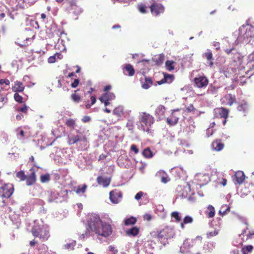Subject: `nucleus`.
<instances>
[{
	"mask_svg": "<svg viewBox=\"0 0 254 254\" xmlns=\"http://www.w3.org/2000/svg\"><path fill=\"white\" fill-rule=\"evenodd\" d=\"M87 222L88 227L85 233L82 234L80 236L81 239L91 236L92 232H94L98 236L107 238L110 236L113 232L111 224L106 222H103L97 214L93 213L89 215Z\"/></svg>",
	"mask_w": 254,
	"mask_h": 254,
	"instance_id": "nucleus-1",
	"label": "nucleus"
},
{
	"mask_svg": "<svg viewBox=\"0 0 254 254\" xmlns=\"http://www.w3.org/2000/svg\"><path fill=\"white\" fill-rule=\"evenodd\" d=\"M254 22L252 24L243 25L239 28L235 36L238 37L234 44L236 45L240 43H249L254 36Z\"/></svg>",
	"mask_w": 254,
	"mask_h": 254,
	"instance_id": "nucleus-2",
	"label": "nucleus"
},
{
	"mask_svg": "<svg viewBox=\"0 0 254 254\" xmlns=\"http://www.w3.org/2000/svg\"><path fill=\"white\" fill-rule=\"evenodd\" d=\"M32 233L33 236L39 238L43 242L47 241L50 237L48 225L44 224L41 221L40 222L35 221V225L32 229Z\"/></svg>",
	"mask_w": 254,
	"mask_h": 254,
	"instance_id": "nucleus-3",
	"label": "nucleus"
},
{
	"mask_svg": "<svg viewBox=\"0 0 254 254\" xmlns=\"http://www.w3.org/2000/svg\"><path fill=\"white\" fill-rule=\"evenodd\" d=\"M68 190L63 189L60 192L57 190H51L47 192L48 195L49 202H62L67 198V193Z\"/></svg>",
	"mask_w": 254,
	"mask_h": 254,
	"instance_id": "nucleus-4",
	"label": "nucleus"
},
{
	"mask_svg": "<svg viewBox=\"0 0 254 254\" xmlns=\"http://www.w3.org/2000/svg\"><path fill=\"white\" fill-rule=\"evenodd\" d=\"M154 119L152 116L146 113H141L140 114L139 122L141 124L140 129L144 131L149 132V128L154 123Z\"/></svg>",
	"mask_w": 254,
	"mask_h": 254,
	"instance_id": "nucleus-5",
	"label": "nucleus"
},
{
	"mask_svg": "<svg viewBox=\"0 0 254 254\" xmlns=\"http://www.w3.org/2000/svg\"><path fill=\"white\" fill-rule=\"evenodd\" d=\"M175 235L174 230L169 227H165L158 233L157 238L163 246L168 244V240L173 238Z\"/></svg>",
	"mask_w": 254,
	"mask_h": 254,
	"instance_id": "nucleus-6",
	"label": "nucleus"
},
{
	"mask_svg": "<svg viewBox=\"0 0 254 254\" xmlns=\"http://www.w3.org/2000/svg\"><path fill=\"white\" fill-rule=\"evenodd\" d=\"M68 143L70 145L78 144L80 149H84L83 147L87 145V140L86 137L80 132H77L76 134H70L68 136Z\"/></svg>",
	"mask_w": 254,
	"mask_h": 254,
	"instance_id": "nucleus-7",
	"label": "nucleus"
},
{
	"mask_svg": "<svg viewBox=\"0 0 254 254\" xmlns=\"http://www.w3.org/2000/svg\"><path fill=\"white\" fill-rule=\"evenodd\" d=\"M13 187L11 184H5L0 188V194L5 198L9 197L13 192Z\"/></svg>",
	"mask_w": 254,
	"mask_h": 254,
	"instance_id": "nucleus-8",
	"label": "nucleus"
},
{
	"mask_svg": "<svg viewBox=\"0 0 254 254\" xmlns=\"http://www.w3.org/2000/svg\"><path fill=\"white\" fill-rule=\"evenodd\" d=\"M68 3L69 6L67 8V10L69 13H72L76 15L82 12L81 8L76 4L74 0L70 1Z\"/></svg>",
	"mask_w": 254,
	"mask_h": 254,
	"instance_id": "nucleus-9",
	"label": "nucleus"
},
{
	"mask_svg": "<svg viewBox=\"0 0 254 254\" xmlns=\"http://www.w3.org/2000/svg\"><path fill=\"white\" fill-rule=\"evenodd\" d=\"M151 11L152 14L158 15L164 11V7L162 4L158 3H153L150 6Z\"/></svg>",
	"mask_w": 254,
	"mask_h": 254,
	"instance_id": "nucleus-10",
	"label": "nucleus"
},
{
	"mask_svg": "<svg viewBox=\"0 0 254 254\" xmlns=\"http://www.w3.org/2000/svg\"><path fill=\"white\" fill-rule=\"evenodd\" d=\"M247 67L249 69H250L251 71H254L250 74L249 75L248 72H250L249 69H248L247 71H246V74L247 76L250 77L251 75L254 74V52L250 54L248 57V62L247 64Z\"/></svg>",
	"mask_w": 254,
	"mask_h": 254,
	"instance_id": "nucleus-11",
	"label": "nucleus"
},
{
	"mask_svg": "<svg viewBox=\"0 0 254 254\" xmlns=\"http://www.w3.org/2000/svg\"><path fill=\"white\" fill-rule=\"evenodd\" d=\"M194 84L198 88L206 87L208 83V79L204 76L195 77L194 79Z\"/></svg>",
	"mask_w": 254,
	"mask_h": 254,
	"instance_id": "nucleus-12",
	"label": "nucleus"
},
{
	"mask_svg": "<svg viewBox=\"0 0 254 254\" xmlns=\"http://www.w3.org/2000/svg\"><path fill=\"white\" fill-rule=\"evenodd\" d=\"M214 115L215 118H227L228 116V110L224 108L214 109Z\"/></svg>",
	"mask_w": 254,
	"mask_h": 254,
	"instance_id": "nucleus-13",
	"label": "nucleus"
},
{
	"mask_svg": "<svg viewBox=\"0 0 254 254\" xmlns=\"http://www.w3.org/2000/svg\"><path fill=\"white\" fill-rule=\"evenodd\" d=\"M195 179L199 183L200 185H205L210 181V178L207 174H199L195 176Z\"/></svg>",
	"mask_w": 254,
	"mask_h": 254,
	"instance_id": "nucleus-14",
	"label": "nucleus"
},
{
	"mask_svg": "<svg viewBox=\"0 0 254 254\" xmlns=\"http://www.w3.org/2000/svg\"><path fill=\"white\" fill-rule=\"evenodd\" d=\"M122 194L120 192L112 190L110 192V199L113 203L117 204L119 203Z\"/></svg>",
	"mask_w": 254,
	"mask_h": 254,
	"instance_id": "nucleus-15",
	"label": "nucleus"
},
{
	"mask_svg": "<svg viewBox=\"0 0 254 254\" xmlns=\"http://www.w3.org/2000/svg\"><path fill=\"white\" fill-rule=\"evenodd\" d=\"M165 110V107L162 105H159L156 109L155 115L159 120H161L164 118Z\"/></svg>",
	"mask_w": 254,
	"mask_h": 254,
	"instance_id": "nucleus-16",
	"label": "nucleus"
},
{
	"mask_svg": "<svg viewBox=\"0 0 254 254\" xmlns=\"http://www.w3.org/2000/svg\"><path fill=\"white\" fill-rule=\"evenodd\" d=\"M97 182L99 185L107 187L110 185L111 179L107 177L99 176L97 178Z\"/></svg>",
	"mask_w": 254,
	"mask_h": 254,
	"instance_id": "nucleus-17",
	"label": "nucleus"
},
{
	"mask_svg": "<svg viewBox=\"0 0 254 254\" xmlns=\"http://www.w3.org/2000/svg\"><path fill=\"white\" fill-rule=\"evenodd\" d=\"M177 110H174L170 118H168L166 120L167 123L170 126H174L176 125L179 120V117L175 114V112Z\"/></svg>",
	"mask_w": 254,
	"mask_h": 254,
	"instance_id": "nucleus-18",
	"label": "nucleus"
},
{
	"mask_svg": "<svg viewBox=\"0 0 254 254\" xmlns=\"http://www.w3.org/2000/svg\"><path fill=\"white\" fill-rule=\"evenodd\" d=\"M174 79V76L173 74H169L167 73L164 74V78L160 81H158V84L161 85L165 83H171Z\"/></svg>",
	"mask_w": 254,
	"mask_h": 254,
	"instance_id": "nucleus-19",
	"label": "nucleus"
},
{
	"mask_svg": "<svg viewBox=\"0 0 254 254\" xmlns=\"http://www.w3.org/2000/svg\"><path fill=\"white\" fill-rule=\"evenodd\" d=\"M235 184H241L243 183L245 180V176L243 172L239 171L236 173L235 175Z\"/></svg>",
	"mask_w": 254,
	"mask_h": 254,
	"instance_id": "nucleus-20",
	"label": "nucleus"
},
{
	"mask_svg": "<svg viewBox=\"0 0 254 254\" xmlns=\"http://www.w3.org/2000/svg\"><path fill=\"white\" fill-rule=\"evenodd\" d=\"M123 72L125 75H128L130 76H133L134 74V69L133 66L130 64H127L123 67Z\"/></svg>",
	"mask_w": 254,
	"mask_h": 254,
	"instance_id": "nucleus-21",
	"label": "nucleus"
},
{
	"mask_svg": "<svg viewBox=\"0 0 254 254\" xmlns=\"http://www.w3.org/2000/svg\"><path fill=\"white\" fill-rule=\"evenodd\" d=\"M26 185L27 186H31L34 184L36 182V175L34 171H32L29 175L26 177Z\"/></svg>",
	"mask_w": 254,
	"mask_h": 254,
	"instance_id": "nucleus-22",
	"label": "nucleus"
},
{
	"mask_svg": "<svg viewBox=\"0 0 254 254\" xmlns=\"http://www.w3.org/2000/svg\"><path fill=\"white\" fill-rule=\"evenodd\" d=\"M139 229L137 227H133L126 231V234L129 237H135L139 233Z\"/></svg>",
	"mask_w": 254,
	"mask_h": 254,
	"instance_id": "nucleus-23",
	"label": "nucleus"
},
{
	"mask_svg": "<svg viewBox=\"0 0 254 254\" xmlns=\"http://www.w3.org/2000/svg\"><path fill=\"white\" fill-rule=\"evenodd\" d=\"M191 247L192 245L190 244V240L189 239H186L184 241L183 246H182L180 248V251L181 253H184Z\"/></svg>",
	"mask_w": 254,
	"mask_h": 254,
	"instance_id": "nucleus-24",
	"label": "nucleus"
},
{
	"mask_svg": "<svg viewBox=\"0 0 254 254\" xmlns=\"http://www.w3.org/2000/svg\"><path fill=\"white\" fill-rule=\"evenodd\" d=\"M211 146L213 150L219 151L223 148L224 144L221 143L220 141L216 140L212 142Z\"/></svg>",
	"mask_w": 254,
	"mask_h": 254,
	"instance_id": "nucleus-25",
	"label": "nucleus"
},
{
	"mask_svg": "<svg viewBox=\"0 0 254 254\" xmlns=\"http://www.w3.org/2000/svg\"><path fill=\"white\" fill-rule=\"evenodd\" d=\"M248 105L245 101H242L239 104L237 109L239 111L243 112L244 113L247 112L248 110Z\"/></svg>",
	"mask_w": 254,
	"mask_h": 254,
	"instance_id": "nucleus-26",
	"label": "nucleus"
},
{
	"mask_svg": "<svg viewBox=\"0 0 254 254\" xmlns=\"http://www.w3.org/2000/svg\"><path fill=\"white\" fill-rule=\"evenodd\" d=\"M152 85V81L151 78L145 77L144 82L142 83V87L143 89H148Z\"/></svg>",
	"mask_w": 254,
	"mask_h": 254,
	"instance_id": "nucleus-27",
	"label": "nucleus"
},
{
	"mask_svg": "<svg viewBox=\"0 0 254 254\" xmlns=\"http://www.w3.org/2000/svg\"><path fill=\"white\" fill-rule=\"evenodd\" d=\"M24 86L23 85V83L19 82L16 81L15 83V85L13 87V91L14 92H22L24 90Z\"/></svg>",
	"mask_w": 254,
	"mask_h": 254,
	"instance_id": "nucleus-28",
	"label": "nucleus"
},
{
	"mask_svg": "<svg viewBox=\"0 0 254 254\" xmlns=\"http://www.w3.org/2000/svg\"><path fill=\"white\" fill-rule=\"evenodd\" d=\"M206 213L208 218L213 217L215 214L214 207L211 205H209L207 206Z\"/></svg>",
	"mask_w": 254,
	"mask_h": 254,
	"instance_id": "nucleus-29",
	"label": "nucleus"
},
{
	"mask_svg": "<svg viewBox=\"0 0 254 254\" xmlns=\"http://www.w3.org/2000/svg\"><path fill=\"white\" fill-rule=\"evenodd\" d=\"M230 207L226 204L221 206L219 211V214L221 215H225L230 211Z\"/></svg>",
	"mask_w": 254,
	"mask_h": 254,
	"instance_id": "nucleus-30",
	"label": "nucleus"
},
{
	"mask_svg": "<svg viewBox=\"0 0 254 254\" xmlns=\"http://www.w3.org/2000/svg\"><path fill=\"white\" fill-rule=\"evenodd\" d=\"M156 213L158 215H160L162 217L165 216L166 213L164 212V208L162 205H158L156 206Z\"/></svg>",
	"mask_w": 254,
	"mask_h": 254,
	"instance_id": "nucleus-31",
	"label": "nucleus"
},
{
	"mask_svg": "<svg viewBox=\"0 0 254 254\" xmlns=\"http://www.w3.org/2000/svg\"><path fill=\"white\" fill-rule=\"evenodd\" d=\"M124 108L122 106H118L113 111V114L118 117H121L123 115Z\"/></svg>",
	"mask_w": 254,
	"mask_h": 254,
	"instance_id": "nucleus-32",
	"label": "nucleus"
},
{
	"mask_svg": "<svg viewBox=\"0 0 254 254\" xmlns=\"http://www.w3.org/2000/svg\"><path fill=\"white\" fill-rule=\"evenodd\" d=\"M136 222V219L133 217H130V218H127L124 221L125 224L127 226L134 224Z\"/></svg>",
	"mask_w": 254,
	"mask_h": 254,
	"instance_id": "nucleus-33",
	"label": "nucleus"
},
{
	"mask_svg": "<svg viewBox=\"0 0 254 254\" xmlns=\"http://www.w3.org/2000/svg\"><path fill=\"white\" fill-rule=\"evenodd\" d=\"M142 154L145 158H151L153 156V153L148 148L144 149Z\"/></svg>",
	"mask_w": 254,
	"mask_h": 254,
	"instance_id": "nucleus-34",
	"label": "nucleus"
},
{
	"mask_svg": "<svg viewBox=\"0 0 254 254\" xmlns=\"http://www.w3.org/2000/svg\"><path fill=\"white\" fill-rule=\"evenodd\" d=\"M16 177L21 181H24L26 178V176L25 175L24 172L23 171L18 172L16 174Z\"/></svg>",
	"mask_w": 254,
	"mask_h": 254,
	"instance_id": "nucleus-35",
	"label": "nucleus"
},
{
	"mask_svg": "<svg viewBox=\"0 0 254 254\" xmlns=\"http://www.w3.org/2000/svg\"><path fill=\"white\" fill-rule=\"evenodd\" d=\"M203 56L205 57L207 61H213L212 53L210 50H207V51L203 54Z\"/></svg>",
	"mask_w": 254,
	"mask_h": 254,
	"instance_id": "nucleus-36",
	"label": "nucleus"
},
{
	"mask_svg": "<svg viewBox=\"0 0 254 254\" xmlns=\"http://www.w3.org/2000/svg\"><path fill=\"white\" fill-rule=\"evenodd\" d=\"M87 185L84 184L82 187L78 186L76 190V192L77 194L83 193L85 192L87 189Z\"/></svg>",
	"mask_w": 254,
	"mask_h": 254,
	"instance_id": "nucleus-37",
	"label": "nucleus"
},
{
	"mask_svg": "<svg viewBox=\"0 0 254 254\" xmlns=\"http://www.w3.org/2000/svg\"><path fill=\"white\" fill-rule=\"evenodd\" d=\"M174 62L171 61H167L165 63V65L168 70L171 71L174 69L173 66Z\"/></svg>",
	"mask_w": 254,
	"mask_h": 254,
	"instance_id": "nucleus-38",
	"label": "nucleus"
},
{
	"mask_svg": "<svg viewBox=\"0 0 254 254\" xmlns=\"http://www.w3.org/2000/svg\"><path fill=\"white\" fill-rule=\"evenodd\" d=\"M75 245H76V241H72V242L64 245V247L65 249L73 250V248L75 246Z\"/></svg>",
	"mask_w": 254,
	"mask_h": 254,
	"instance_id": "nucleus-39",
	"label": "nucleus"
},
{
	"mask_svg": "<svg viewBox=\"0 0 254 254\" xmlns=\"http://www.w3.org/2000/svg\"><path fill=\"white\" fill-rule=\"evenodd\" d=\"M228 104L229 106L232 105V104L235 102L236 99L235 96L231 94L228 95Z\"/></svg>",
	"mask_w": 254,
	"mask_h": 254,
	"instance_id": "nucleus-40",
	"label": "nucleus"
},
{
	"mask_svg": "<svg viewBox=\"0 0 254 254\" xmlns=\"http://www.w3.org/2000/svg\"><path fill=\"white\" fill-rule=\"evenodd\" d=\"M50 180V175L48 174H46L41 175L40 177V181L42 183H47Z\"/></svg>",
	"mask_w": 254,
	"mask_h": 254,
	"instance_id": "nucleus-41",
	"label": "nucleus"
},
{
	"mask_svg": "<svg viewBox=\"0 0 254 254\" xmlns=\"http://www.w3.org/2000/svg\"><path fill=\"white\" fill-rule=\"evenodd\" d=\"M171 216L175 219L176 222H180L181 220V217L177 211L173 212L171 214Z\"/></svg>",
	"mask_w": 254,
	"mask_h": 254,
	"instance_id": "nucleus-42",
	"label": "nucleus"
},
{
	"mask_svg": "<svg viewBox=\"0 0 254 254\" xmlns=\"http://www.w3.org/2000/svg\"><path fill=\"white\" fill-rule=\"evenodd\" d=\"M253 249V247L251 245H248L242 249V252L243 254H247L248 253L251 252Z\"/></svg>",
	"mask_w": 254,
	"mask_h": 254,
	"instance_id": "nucleus-43",
	"label": "nucleus"
},
{
	"mask_svg": "<svg viewBox=\"0 0 254 254\" xmlns=\"http://www.w3.org/2000/svg\"><path fill=\"white\" fill-rule=\"evenodd\" d=\"M193 218L190 216H186L183 219V221L184 223L187 224H191L193 222Z\"/></svg>",
	"mask_w": 254,
	"mask_h": 254,
	"instance_id": "nucleus-44",
	"label": "nucleus"
},
{
	"mask_svg": "<svg viewBox=\"0 0 254 254\" xmlns=\"http://www.w3.org/2000/svg\"><path fill=\"white\" fill-rule=\"evenodd\" d=\"M65 124L67 127H73L75 124V123L74 120L69 119L66 121Z\"/></svg>",
	"mask_w": 254,
	"mask_h": 254,
	"instance_id": "nucleus-45",
	"label": "nucleus"
},
{
	"mask_svg": "<svg viewBox=\"0 0 254 254\" xmlns=\"http://www.w3.org/2000/svg\"><path fill=\"white\" fill-rule=\"evenodd\" d=\"M108 100L111 101L115 99V95L112 92H107L105 93Z\"/></svg>",
	"mask_w": 254,
	"mask_h": 254,
	"instance_id": "nucleus-46",
	"label": "nucleus"
},
{
	"mask_svg": "<svg viewBox=\"0 0 254 254\" xmlns=\"http://www.w3.org/2000/svg\"><path fill=\"white\" fill-rule=\"evenodd\" d=\"M71 98L73 101L76 103H78L80 100V96L76 94H72L71 95Z\"/></svg>",
	"mask_w": 254,
	"mask_h": 254,
	"instance_id": "nucleus-47",
	"label": "nucleus"
},
{
	"mask_svg": "<svg viewBox=\"0 0 254 254\" xmlns=\"http://www.w3.org/2000/svg\"><path fill=\"white\" fill-rule=\"evenodd\" d=\"M14 98L16 101L18 103H22V97L19 95L17 93H15L14 95Z\"/></svg>",
	"mask_w": 254,
	"mask_h": 254,
	"instance_id": "nucleus-48",
	"label": "nucleus"
},
{
	"mask_svg": "<svg viewBox=\"0 0 254 254\" xmlns=\"http://www.w3.org/2000/svg\"><path fill=\"white\" fill-rule=\"evenodd\" d=\"M164 60V56L163 55H160L157 58H156V63L158 64H161Z\"/></svg>",
	"mask_w": 254,
	"mask_h": 254,
	"instance_id": "nucleus-49",
	"label": "nucleus"
},
{
	"mask_svg": "<svg viewBox=\"0 0 254 254\" xmlns=\"http://www.w3.org/2000/svg\"><path fill=\"white\" fill-rule=\"evenodd\" d=\"M108 249L109 251L112 252V254H117L118 252V250L114 246H109Z\"/></svg>",
	"mask_w": 254,
	"mask_h": 254,
	"instance_id": "nucleus-50",
	"label": "nucleus"
},
{
	"mask_svg": "<svg viewBox=\"0 0 254 254\" xmlns=\"http://www.w3.org/2000/svg\"><path fill=\"white\" fill-rule=\"evenodd\" d=\"M235 214L236 215V216L238 219L240 220L242 222L246 224V225L248 224L246 221V219L244 217L237 213H235Z\"/></svg>",
	"mask_w": 254,
	"mask_h": 254,
	"instance_id": "nucleus-51",
	"label": "nucleus"
},
{
	"mask_svg": "<svg viewBox=\"0 0 254 254\" xmlns=\"http://www.w3.org/2000/svg\"><path fill=\"white\" fill-rule=\"evenodd\" d=\"M127 127L128 130H132L133 127V122L132 120H128L127 124Z\"/></svg>",
	"mask_w": 254,
	"mask_h": 254,
	"instance_id": "nucleus-52",
	"label": "nucleus"
},
{
	"mask_svg": "<svg viewBox=\"0 0 254 254\" xmlns=\"http://www.w3.org/2000/svg\"><path fill=\"white\" fill-rule=\"evenodd\" d=\"M28 108V107L26 105H24L22 107L18 108L17 110L18 111H20V112H22V113H26L27 111Z\"/></svg>",
	"mask_w": 254,
	"mask_h": 254,
	"instance_id": "nucleus-53",
	"label": "nucleus"
},
{
	"mask_svg": "<svg viewBox=\"0 0 254 254\" xmlns=\"http://www.w3.org/2000/svg\"><path fill=\"white\" fill-rule=\"evenodd\" d=\"M144 192H142V191H139L138 192H137L136 195H135L134 196V198L137 200H139L141 197L143 196V195L144 194Z\"/></svg>",
	"mask_w": 254,
	"mask_h": 254,
	"instance_id": "nucleus-54",
	"label": "nucleus"
},
{
	"mask_svg": "<svg viewBox=\"0 0 254 254\" xmlns=\"http://www.w3.org/2000/svg\"><path fill=\"white\" fill-rule=\"evenodd\" d=\"M139 11L142 13H145L146 12V7L141 4L139 5L138 7Z\"/></svg>",
	"mask_w": 254,
	"mask_h": 254,
	"instance_id": "nucleus-55",
	"label": "nucleus"
},
{
	"mask_svg": "<svg viewBox=\"0 0 254 254\" xmlns=\"http://www.w3.org/2000/svg\"><path fill=\"white\" fill-rule=\"evenodd\" d=\"M218 232L217 230H215L213 232H210L207 234V236L208 238L213 237L216 236L218 234Z\"/></svg>",
	"mask_w": 254,
	"mask_h": 254,
	"instance_id": "nucleus-56",
	"label": "nucleus"
},
{
	"mask_svg": "<svg viewBox=\"0 0 254 254\" xmlns=\"http://www.w3.org/2000/svg\"><path fill=\"white\" fill-rule=\"evenodd\" d=\"M169 179L166 174H165L161 177V182L163 183H166L169 182Z\"/></svg>",
	"mask_w": 254,
	"mask_h": 254,
	"instance_id": "nucleus-57",
	"label": "nucleus"
},
{
	"mask_svg": "<svg viewBox=\"0 0 254 254\" xmlns=\"http://www.w3.org/2000/svg\"><path fill=\"white\" fill-rule=\"evenodd\" d=\"M79 80L78 79H75L74 81L71 84L72 88H76L79 84Z\"/></svg>",
	"mask_w": 254,
	"mask_h": 254,
	"instance_id": "nucleus-58",
	"label": "nucleus"
},
{
	"mask_svg": "<svg viewBox=\"0 0 254 254\" xmlns=\"http://www.w3.org/2000/svg\"><path fill=\"white\" fill-rule=\"evenodd\" d=\"M48 61L49 63H54L57 60L55 56L53 55L49 58Z\"/></svg>",
	"mask_w": 254,
	"mask_h": 254,
	"instance_id": "nucleus-59",
	"label": "nucleus"
},
{
	"mask_svg": "<svg viewBox=\"0 0 254 254\" xmlns=\"http://www.w3.org/2000/svg\"><path fill=\"white\" fill-rule=\"evenodd\" d=\"M143 219L149 221L151 220L152 216L150 214L146 213L143 215Z\"/></svg>",
	"mask_w": 254,
	"mask_h": 254,
	"instance_id": "nucleus-60",
	"label": "nucleus"
},
{
	"mask_svg": "<svg viewBox=\"0 0 254 254\" xmlns=\"http://www.w3.org/2000/svg\"><path fill=\"white\" fill-rule=\"evenodd\" d=\"M131 150L133 151L135 154H137L139 150L137 148L136 146L134 144H132L131 146Z\"/></svg>",
	"mask_w": 254,
	"mask_h": 254,
	"instance_id": "nucleus-61",
	"label": "nucleus"
},
{
	"mask_svg": "<svg viewBox=\"0 0 254 254\" xmlns=\"http://www.w3.org/2000/svg\"><path fill=\"white\" fill-rule=\"evenodd\" d=\"M9 81L7 79H1L0 80V84H5L6 85H9Z\"/></svg>",
	"mask_w": 254,
	"mask_h": 254,
	"instance_id": "nucleus-62",
	"label": "nucleus"
},
{
	"mask_svg": "<svg viewBox=\"0 0 254 254\" xmlns=\"http://www.w3.org/2000/svg\"><path fill=\"white\" fill-rule=\"evenodd\" d=\"M99 100L102 103H104L107 100H108L105 94H103L101 97H100Z\"/></svg>",
	"mask_w": 254,
	"mask_h": 254,
	"instance_id": "nucleus-63",
	"label": "nucleus"
},
{
	"mask_svg": "<svg viewBox=\"0 0 254 254\" xmlns=\"http://www.w3.org/2000/svg\"><path fill=\"white\" fill-rule=\"evenodd\" d=\"M194 110V108L192 104H190L189 106H188V107H187L186 108V110L188 112H191V111H193Z\"/></svg>",
	"mask_w": 254,
	"mask_h": 254,
	"instance_id": "nucleus-64",
	"label": "nucleus"
}]
</instances>
